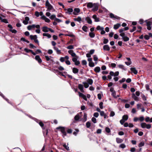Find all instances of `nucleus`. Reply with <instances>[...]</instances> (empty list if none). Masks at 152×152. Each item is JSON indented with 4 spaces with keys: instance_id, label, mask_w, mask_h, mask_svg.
Masks as SVG:
<instances>
[{
    "instance_id": "f257e3e1",
    "label": "nucleus",
    "mask_w": 152,
    "mask_h": 152,
    "mask_svg": "<svg viewBox=\"0 0 152 152\" xmlns=\"http://www.w3.org/2000/svg\"><path fill=\"white\" fill-rule=\"evenodd\" d=\"M45 6L47 8V11L50 12L51 10H53L54 11H55V10L53 8V6L49 3L48 0H47L45 2Z\"/></svg>"
},
{
    "instance_id": "f03ea898",
    "label": "nucleus",
    "mask_w": 152,
    "mask_h": 152,
    "mask_svg": "<svg viewBox=\"0 0 152 152\" xmlns=\"http://www.w3.org/2000/svg\"><path fill=\"white\" fill-rule=\"evenodd\" d=\"M58 129H60V131L62 134V136L64 137L66 135V132L65 128L64 127H59L57 128Z\"/></svg>"
},
{
    "instance_id": "7ed1b4c3",
    "label": "nucleus",
    "mask_w": 152,
    "mask_h": 152,
    "mask_svg": "<svg viewBox=\"0 0 152 152\" xmlns=\"http://www.w3.org/2000/svg\"><path fill=\"white\" fill-rule=\"evenodd\" d=\"M141 127L143 129L146 128L148 129H150L151 126V124H147L145 122L142 123L140 124Z\"/></svg>"
},
{
    "instance_id": "20e7f679",
    "label": "nucleus",
    "mask_w": 152,
    "mask_h": 152,
    "mask_svg": "<svg viewBox=\"0 0 152 152\" xmlns=\"http://www.w3.org/2000/svg\"><path fill=\"white\" fill-rule=\"evenodd\" d=\"M40 26L39 25H35V24H32L31 25L28 26L27 27V29L28 30H30L33 29L35 28H40Z\"/></svg>"
},
{
    "instance_id": "39448f33",
    "label": "nucleus",
    "mask_w": 152,
    "mask_h": 152,
    "mask_svg": "<svg viewBox=\"0 0 152 152\" xmlns=\"http://www.w3.org/2000/svg\"><path fill=\"white\" fill-rule=\"evenodd\" d=\"M73 57L72 58V61L75 63V64L76 65H78L80 64V62L79 61L77 60V56L76 55V56Z\"/></svg>"
},
{
    "instance_id": "423d86ee",
    "label": "nucleus",
    "mask_w": 152,
    "mask_h": 152,
    "mask_svg": "<svg viewBox=\"0 0 152 152\" xmlns=\"http://www.w3.org/2000/svg\"><path fill=\"white\" fill-rule=\"evenodd\" d=\"M145 22L146 23V26H147V29L150 30L151 29V26L152 25V22L151 21H148L147 20H146Z\"/></svg>"
},
{
    "instance_id": "0eeeda50",
    "label": "nucleus",
    "mask_w": 152,
    "mask_h": 152,
    "mask_svg": "<svg viewBox=\"0 0 152 152\" xmlns=\"http://www.w3.org/2000/svg\"><path fill=\"white\" fill-rule=\"evenodd\" d=\"M110 17L111 18L115 19L117 20H120V17L114 15L111 13L110 14Z\"/></svg>"
},
{
    "instance_id": "6e6552de",
    "label": "nucleus",
    "mask_w": 152,
    "mask_h": 152,
    "mask_svg": "<svg viewBox=\"0 0 152 152\" xmlns=\"http://www.w3.org/2000/svg\"><path fill=\"white\" fill-rule=\"evenodd\" d=\"M131 72H129L131 73H133L135 75H136L138 73L137 70L134 67H132L130 68Z\"/></svg>"
},
{
    "instance_id": "1a4fd4ad",
    "label": "nucleus",
    "mask_w": 152,
    "mask_h": 152,
    "mask_svg": "<svg viewBox=\"0 0 152 152\" xmlns=\"http://www.w3.org/2000/svg\"><path fill=\"white\" fill-rule=\"evenodd\" d=\"M93 7V8L92 9V10L94 12H95L98 10L99 7L98 5L96 3L94 4Z\"/></svg>"
},
{
    "instance_id": "9d476101",
    "label": "nucleus",
    "mask_w": 152,
    "mask_h": 152,
    "mask_svg": "<svg viewBox=\"0 0 152 152\" xmlns=\"http://www.w3.org/2000/svg\"><path fill=\"white\" fill-rule=\"evenodd\" d=\"M78 93L79 94V96L80 97H81L83 98L84 100L87 101V99L86 96L85 95H84L83 94L80 92H78Z\"/></svg>"
},
{
    "instance_id": "9b49d317",
    "label": "nucleus",
    "mask_w": 152,
    "mask_h": 152,
    "mask_svg": "<svg viewBox=\"0 0 152 152\" xmlns=\"http://www.w3.org/2000/svg\"><path fill=\"white\" fill-rule=\"evenodd\" d=\"M109 74L111 76L116 77L118 75L119 72L118 71H116L114 73L113 71H110Z\"/></svg>"
},
{
    "instance_id": "f8f14e48",
    "label": "nucleus",
    "mask_w": 152,
    "mask_h": 152,
    "mask_svg": "<svg viewBox=\"0 0 152 152\" xmlns=\"http://www.w3.org/2000/svg\"><path fill=\"white\" fill-rule=\"evenodd\" d=\"M41 19L44 20L45 22L47 23H50V20L45 15H42L41 16Z\"/></svg>"
},
{
    "instance_id": "ddd939ff",
    "label": "nucleus",
    "mask_w": 152,
    "mask_h": 152,
    "mask_svg": "<svg viewBox=\"0 0 152 152\" xmlns=\"http://www.w3.org/2000/svg\"><path fill=\"white\" fill-rule=\"evenodd\" d=\"M80 12V10L78 8H75L74 9L73 14L75 15H77Z\"/></svg>"
},
{
    "instance_id": "4468645a",
    "label": "nucleus",
    "mask_w": 152,
    "mask_h": 152,
    "mask_svg": "<svg viewBox=\"0 0 152 152\" xmlns=\"http://www.w3.org/2000/svg\"><path fill=\"white\" fill-rule=\"evenodd\" d=\"M78 88L81 92L83 93L84 92V91L83 89V85L79 84L78 85Z\"/></svg>"
},
{
    "instance_id": "2eb2a0df",
    "label": "nucleus",
    "mask_w": 152,
    "mask_h": 152,
    "mask_svg": "<svg viewBox=\"0 0 152 152\" xmlns=\"http://www.w3.org/2000/svg\"><path fill=\"white\" fill-rule=\"evenodd\" d=\"M35 59L39 63H41L42 62V60L39 55H37L35 56Z\"/></svg>"
},
{
    "instance_id": "dca6fc26",
    "label": "nucleus",
    "mask_w": 152,
    "mask_h": 152,
    "mask_svg": "<svg viewBox=\"0 0 152 152\" xmlns=\"http://www.w3.org/2000/svg\"><path fill=\"white\" fill-rule=\"evenodd\" d=\"M103 49L104 50L109 51L110 50V48L107 45H104L103 47Z\"/></svg>"
},
{
    "instance_id": "f3484780",
    "label": "nucleus",
    "mask_w": 152,
    "mask_h": 152,
    "mask_svg": "<svg viewBox=\"0 0 152 152\" xmlns=\"http://www.w3.org/2000/svg\"><path fill=\"white\" fill-rule=\"evenodd\" d=\"M68 53L72 57L76 56V54L72 50H68Z\"/></svg>"
},
{
    "instance_id": "a211bd4d",
    "label": "nucleus",
    "mask_w": 152,
    "mask_h": 152,
    "mask_svg": "<svg viewBox=\"0 0 152 152\" xmlns=\"http://www.w3.org/2000/svg\"><path fill=\"white\" fill-rule=\"evenodd\" d=\"M85 20H86L87 23L89 24H91L92 23V21L91 18L89 17H87L85 18Z\"/></svg>"
},
{
    "instance_id": "6ab92c4d",
    "label": "nucleus",
    "mask_w": 152,
    "mask_h": 152,
    "mask_svg": "<svg viewBox=\"0 0 152 152\" xmlns=\"http://www.w3.org/2000/svg\"><path fill=\"white\" fill-rule=\"evenodd\" d=\"M65 36H68L71 37H75V36L73 34L72 32H68V34H64Z\"/></svg>"
},
{
    "instance_id": "aec40b11",
    "label": "nucleus",
    "mask_w": 152,
    "mask_h": 152,
    "mask_svg": "<svg viewBox=\"0 0 152 152\" xmlns=\"http://www.w3.org/2000/svg\"><path fill=\"white\" fill-rule=\"evenodd\" d=\"M145 121L147 122H150L151 123L152 122V117L150 118L149 117H147L145 118Z\"/></svg>"
},
{
    "instance_id": "412c9836",
    "label": "nucleus",
    "mask_w": 152,
    "mask_h": 152,
    "mask_svg": "<svg viewBox=\"0 0 152 152\" xmlns=\"http://www.w3.org/2000/svg\"><path fill=\"white\" fill-rule=\"evenodd\" d=\"M80 117L81 116L80 115V114L79 113H78L74 117L75 120V121H78Z\"/></svg>"
},
{
    "instance_id": "4be33fe9",
    "label": "nucleus",
    "mask_w": 152,
    "mask_h": 152,
    "mask_svg": "<svg viewBox=\"0 0 152 152\" xmlns=\"http://www.w3.org/2000/svg\"><path fill=\"white\" fill-rule=\"evenodd\" d=\"M112 95L114 98H117L118 97L120 96L119 95H116V93L115 91L112 92L111 94Z\"/></svg>"
},
{
    "instance_id": "5701e85b",
    "label": "nucleus",
    "mask_w": 152,
    "mask_h": 152,
    "mask_svg": "<svg viewBox=\"0 0 152 152\" xmlns=\"http://www.w3.org/2000/svg\"><path fill=\"white\" fill-rule=\"evenodd\" d=\"M121 26V25L120 24L118 23L114 25L113 28L115 30H116L118 29Z\"/></svg>"
},
{
    "instance_id": "b1692460",
    "label": "nucleus",
    "mask_w": 152,
    "mask_h": 152,
    "mask_svg": "<svg viewBox=\"0 0 152 152\" xmlns=\"http://www.w3.org/2000/svg\"><path fill=\"white\" fill-rule=\"evenodd\" d=\"M132 97L135 101H138L139 100V98L134 93L132 94Z\"/></svg>"
},
{
    "instance_id": "393cba45",
    "label": "nucleus",
    "mask_w": 152,
    "mask_h": 152,
    "mask_svg": "<svg viewBox=\"0 0 152 152\" xmlns=\"http://www.w3.org/2000/svg\"><path fill=\"white\" fill-rule=\"evenodd\" d=\"M42 31L45 32H48L49 31V28L45 26L42 27Z\"/></svg>"
},
{
    "instance_id": "a878e982",
    "label": "nucleus",
    "mask_w": 152,
    "mask_h": 152,
    "mask_svg": "<svg viewBox=\"0 0 152 152\" xmlns=\"http://www.w3.org/2000/svg\"><path fill=\"white\" fill-rule=\"evenodd\" d=\"M92 18L94 19L95 22H98L99 21V18L97 17L96 15H93L92 16Z\"/></svg>"
},
{
    "instance_id": "bb28decb",
    "label": "nucleus",
    "mask_w": 152,
    "mask_h": 152,
    "mask_svg": "<svg viewBox=\"0 0 152 152\" xmlns=\"http://www.w3.org/2000/svg\"><path fill=\"white\" fill-rule=\"evenodd\" d=\"M72 69L73 72L75 74H77L79 70L77 68L74 67L72 68Z\"/></svg>"
},
{
    "instance_id": "cd10ccee",
    "label": "nucleus",
    "mask_w": 152,
    "mask_h": 152,
    "mask_svg": "<svg viewBox=\"0 0 152 152\" xmlns=\"http://www.w3.org/2000/svg\"><path fill=\"white\" fill-rule=\"evenodd\" d=\"M94 4L91 2H89L87 4V7L88 8H90L93 7Z\"/></svg>"
},
{
    "instance_id": "c85d7f7f",
    "label": "nucleus",
    "mask_w": 152,
    "mask_h": 152,
    "mask_svg": "<svg viewBox=\"0 0 152 152\" xmlns=\"http://www.w3.org/2000/svg\"><path fill=\"white\" fill-rule=\"evenodd\" d=\"M54 50L56 51L57 53L58 54H60L61 53V50H59L58 48L56 47H54L53 48Z\"/></svg>"
},
{
    "instance_id": "c756f323",
    "label": "nucleus",
    "mask_w": 152,
    "mask_h": 152,
    "mask_svg": "<svg viewBox=\"0 0 152 152\" xmlns=\"http://www.w3.org/2000/svg\"><path fill=\"white\" fill-rule=\"evenodd\" d=\"M65 10H67V12L66 13H68L69 14H71L73 11L72 9V8H69L67 9H65Z\"/></svg>"
},
{
    "instance_id": "7c9ffc66",
    "label": "nucleus",
    "mask_w": 152,
    "mask_h": 152,
    "mask_svg": "<svg viewBox=\"0 0 152 152\" xmlns=\"http://www.w3.org/2000/svg\"><path fill=\"white\" fill-rule=\"evenodd\" d=\"M100 68L99 67L97 66L94 68V71L98 73L100 72Z\"/></svg>"
},
{
    "instance_id": "2f4dec72",
    "label": "nucleus",
    "mask_w": 152,
    "mask_h": 152,
    "mask_svg": "<svg viewBox=\"0 0 152 152\" xmlns=\"http://www.w3.org/2000/svg\"><path fill=\"white\" fill-rule=\"evenodd\" d=\"M36 121L37 122L39 123V124L40 126L43 129L44 124L41 121H39L38 120L36 119Z\"/></svg>"
},
{
    "instance_id": "473e14b6",
    "label": "nucleus",
    "mask_w": 152,
    "mask_h": 152,
    "mask_svg": "<svg viewBox=\"0 0 152 152\" xmlns=\"http://www.w3.org/2000/svg\"><path fill=\"white\" fill-rule=\"evenodd\" d=\"M89 35L91 38H93L95 36V34L93 32H90L89 34Z\"/></svg>"
},
{
    "instance_id": "72a5a7b5",
    "label": "nucleus",
    "mask_w": 152,
    "mask_h": 152,
    "mask_svg": "<svg viewBox=\"0 0 152 152\" xmlns=\"http://www.w3.org/2000/svg\"><path fill=\"white\" fill-rule=\"evenodd\" d=\"M87 81L88 82V84L90 85H92L93 82V80L92 79L89 78L88 79Z\"/></svg>"
},
{
    "instance_id": "f704fd0d",
    "label": "nucleus",
    "mask_w": 152,
    "mask_h": 152,
    "mask_svg": "<svg viewBox=\"0 0 152 152\" xmlns=\"http://www.w3.org/2000/svg\"><path fill=\"white\" fill-rule=\"evenodd\" d=\"M116 141L117 143H120L122 142L123 141V140L121 139L117 138H116Z\"/></svg>"
},
{
    "instance_id": "c9c22d12",
    "label": "nucleus",
    "mask_w": 152,
    "mask_h": 152,
    "mask_svg": "<svg viewBox=\"0 0 152 152\" xmlns=\"http://www.w3.org/2000/svg\"><path fill=\"white\" fill-rule=\"evenodd\" d=\"M128 118V116L127 115H124L122 117L123 119L125 121H126Z\"/></svg>"
},
{
    "instance_id": "e433bc0d",
    "label": "nucleus",
    "mask_w": 152,
    "mask_h": 152,
    "mask_svg": "<svg viewBox=\"0 0 152 152\" xmlns=\"http://www.w3.org/2000/svg\"><path fill=\"white\" fill-rule=\"evenodd\" d=\"M122 38L124 42H126L129 40V38L126 36L124 37H122Z\"/></svg>"
},
{
    "instance_id": "4c0bfd02",
    "label": "nucleus",
    "mask_w": 152,
    "mask_h": 152,
    "mask_svg": "<svg viewBox=\"0 0 152 152\" xmlns=\"http://www.w3.org/2000/svg\"><path fill=\"white\" fill-rule=\"evenodd\" d=\"M45 58L47 61H50V62H53V60L52 59H50L49 57L48 56H45Z\"/></svg>"
},
{
    "instance_id": "58836bf2",
    "label": "nucleus",
    "mask_w": 152,
    "mask_h": 152,
    "mask_svg": "<svg viewBox=\"0 0 152 152\" xmlns=\"http://www.w3.org/2000/svg\"><path fill=\"white\" fill-rule=\"evenodd\" d=\"M43 36L47 37L48 38H51V35L47 33H43Z\"/></svg>"
},
{
    "instance_id": "ea45409f",
    "label": "nucleus",
    "mask_w": 152,
    "mask_h": 152,
    "mask_svg": "<svg viewBox=\"0 0 152 152\" xmlns=\"http://www.w3.org/2000/svg\"><path fill=\"white\" fill-rule=\"evenodd\" d=\"M68 144H67V145L65 143H63V146L67 151L69 150V147L68 146Z\"/></svg>"
},
{
    "instance_id": "a19ab883",
    "label": "nucleus",
    "mask_w": 152,
    "mask_h": 152,
    "mask_svg": "<svg viewBox=\"0 0 152 152\" xmlns=\"http://www.w3.org/2000/svg\"><path fill=\"white\" fill-rule=\"evenodd\" d=\"M82 30L85 32H87V29L88 28L87 26H83L82 28Z\"/></svg>"
},
{
    "instance_id": "79ce46f5",
    "label": "nucleus",
    "mask_w": 152,
    "mask_h": 152,
    "mask_svg": "<svg viewBox=\"0 0 152 152\" xmlns=\"http://www.w3.org/2000/svg\"><path fill=\"white\" fill-rule=\"evenodd\" d=\"M74 20L79 22H80L82 20L81 18L80 17H78L77 18H75Z\"/></svg>"
},
{
    "instance_id": "37998d69",
    "label": "nucleus",
    "mask_w": 152,
    "mask_h": 152,
    "mask_svg": "<svg viewBox=\"0 0 152 152\" xmlns=\"http://www.w3.org/2000/svg\"><path fill=\"white\" fill-rule=\"evenodd\" d=\"M30 38L31 39L35 40V39L37 38V37L36 35H31L30 36Z\"/></svg>"
},
{
    "instance_id": "c03bdc74",
    "label": "nucleus",
    "mask_w": 152,
    "mask_h": 152,
    "mask_svg": "<svg viewBox=\"0 0 152 152\" xmlns=\"http://www.w3.org/2000/svg\"><path fill=\"white\" fill-rule=\"evenodd\" d=\"M56 18V15L54 14L52 15L50 17V18L51 20L54 19V20H55Z\"/></svg>"
},
{
    "instance_id": "a18cd8bd",
    "label": "nucleus",
    "mask_w": 152,
    "mask_h": 152,
    "mask_svg": "<svg viewBox=\"0 0 152 152\" xmlns=\"http://www.w3.org/2000/svg\"><path fill=\"white\" fill-rule=\"evenodd\" d=\"M118 67L119 68H120L124 70H125L126 69H125V68L123 65L121 64H119L118 65Z\"/></svg>"
},
{
    "instance_id": "49530a36",
    "label": "nucleus",
    "mask_w": 152,
    "mask_h": 152,
    "mask_svg": "<svg viewBox=\"0 0 152 152\" xmlns=\"http://www.w3.org/2000/svg\"><path fill=\"white\" fill-rule=\"evenodd\" d=\"M89 66L91 67H93L95 66L94 64L92 61L89 62Z\"/></svg>"
},
{
    "instance_id": "de8ad7c7",
    "label": "nucleus",
    "mask_w": 152,
    "mask_h": 152,
    "mask_svg": "<svg viewBox=\"0 0 152 152\" xmlns=\"http://www.w3.org/2000/svg\"><path fill=\"white\" fill-rule=\"evenodd\" d=\"M83 83L84 84V87L85 88H87L89 87L88 84L86 82H83Z\"/></svg>"
},
{
    "instance_id": "09e8293b",
    "label": "nucleus",
    "mask_w": 152,
    "mask_h": 152,
    "mask_svg": "<svg viewBox=\"0 0 152 152\" xmlns=\"http://www.w3.org/2000/svg\"><path fill=\"white\" fill-rule=\"evenodd\" d=\"M105 130L107 133H110V129L108 127H106L105 128Z\"/></svg>"
},
{
    "instance_id": "8fccbe9b",
    "label": "nucleus",
    "mask_w": 152,
    "mask_h": 152,
    "mask_svg": "<svg viewBox=\"0 0 152 152\" xmlns=\"http://www.w3.org/2000/svg\"><path fill=\"white\" fill-rule=\"evenodd\" d=\"M91 123L89 121L87 122L86 123V126L87 128H89L91 126Z\"/></svg>"
},
{
    "instance_id": "3c124183",
    "label": "nucleus",
    "mask_w": 152,
    "mask_h": 152,
    "mask_svg": "<svg viewBox=\"0 0 152 152\" xmlns=\"http://www.w3.org/2000/svg\"><path fill=\"white\" fill-rule=\"evenodd\" d=\"M43 129L44 130L43 131V132L44 134L45 135H45H47L48 133V129Z\"/></svg>"
},
{
    "instance_id": "603ef678",
    "label": "nucleus",
    "mask_w": 152,
    "mask_h": 152,
    "mask_svg": "<svg viewBox=\"0 0 152 152\" xmlns=\"http://www.w3.org/2000/svg\"><path fill=\"white\" fill-rule=\"evenodd\" d=\"M87 115L86 113H84L83 116V122H85L87 120Z\"/></svg>"
},
{
    "instance_id": "864d4df0",
    "label": "nucleus",
    "mask_w": 152,
    "mask_h": 152,
    "mask_svg": "<svg viewBox=\"0 0 152 152\" xmlns=\"http://www.w3.org/2000/svg\"><path fill=\"white\" fill-rule=\"evenodd\" d=\"M74 48V46L73 45H70L66 47V48L69 50L73 49Z\"/></svg>"
},
{
    "instance_id": "5fc2aeb1",
    "label": "nucleus",
    "mask_w": 152,
    "mask_h": 152,
    "mask_svg": "<svg viewBox=\"0 0 152 152\" xmlns=\"http://www.w3.org/2000/svg\"><path fill=\"white\" fill-rule=\"evenodd\" d=\"M9 30L13 33L15 34L17 32V31L16 30L14 29H9Z\"/></svg>"
},
{
    "instance_id": "6e6d98bb",
    "label": "nucleus",
    "mask_w": 152,
    "mask_h": 152,
    "mask_svg": "<svg viewBox=\"0 0 152 152\" xmlns=\"http://www.w3.org/2000/svg\"><path fill=\"white\" fill-rule=\"evenodd\" d=\"M91 121L94 124L96 123L97 122L96 119L94 117L92 118Z\"/></svg>"
},
{
    "instance_id": "4d7b16f0",
    "label": "nucleus",
    "mask_w": 152,
    "mask_h": 152,
    "mask_svg": "<svg viewBox=\"0 0 152 152\" xmlns=\"http://www.w3.org/2000/svg\"><path fill=\"white\" fill-rule=\"evenodd\" d=\"M126 147V146L124 144H121L119 145V147L121 148H124Z\"/></svg>"
},
{
    "instance_id": "13d9d810",
    "label": "nucleus",
    "mask_w": 152,
    "mask_h": 152,
    "mask_svg": "<svg viewBox=\"0 0 152 152\" xmlns=\"http://www.w3.org/2000/svg\"><path fill=\"white\" fill-rule=\"evenodd\" d=\"M141 97L143 101H146L147 100L144 94H142L141 95Z\"/></svg>"
},
{
    "instance_id": "bf43d9fd",
    "label": "nucleus",
    "mask_w": 152,
    "mask_h": 152,
    "mask_svg": "<svg viewBox=\"0 0 152 152\" xmlns=\"http://www.w3.org/2000/svg\"><path fill=\"white\" fill-rule=\"evenodd\" d=\"M115 115V112L113 111H111L110 112V117H113Z\"/></svg>"
},
{
    "instance_id": "052dcab7",
    "label": "nucleus",
    "mask_w": 152,
    "mask_h": 152,
    "mask_svg": "<svg viewBox=\"0 0 152 152\" xmlns=\"http://www.w3.org/2000/svg\"><path fill=\"white\" fill-rule=\"evenodd\" d=\"M1 21L2 22H3L6 23H8L7 20L5 19H3L1 20Z\"/></svg>"
},
{
    "instance_id": "680f3d73",
    "label": "nucleus",
    "mask_w": 152,
    "mask_h": 152,
    "mask_svg": "<svg viewBox=\"0 0 152 152\" xmlns=\"http://www.w3.org/2000/svg\"><path fill=\"white\" fill-rule=\"evenodd\" d=\"M103 103L102 102H101L99 103V106L100 108L101 109H102L103 108Z\"/></svg>"
},
{
    "instance_id": "e2e57ef3",
    "label": "nucleus",
    "mask_w": 152,
    "mask_h": 152,
    "mask_svg": "<svg viewBox=\"0 0 152 152\" xmlns=\"http://www.w3.org/2000/svg\"><path fill=\"white\" fill-rule=\"evenodd\" d=\"M144 145V143L143 142H141L139 143L138 146L139 147H141L143 146Z\"/></svg>"
},
{
    "instance_id": "0e129e2a",
    "label": "nucleus",
    "mask_w": 152,
    "mask_h": 152,
    "mask_svg": "<svg viewBox=\"0 0 152 152\" xmlns=\"http://www.w3.org/2000/svg\"><path fill=\"white\" fill-rule=\"evenodd\" d=\"M102 28H104L102 27H101L99 26H98L96 27V29L97 30H102Z\"/></svg>"
},
{
    "instance_id": "69168bd1",
    "label": "nucleus",
    "mask_w": 152,
    "mask_h": 152,
    "mask_svg": "<svg viewBox=\"0 0 152 152\" xmlns=\"http://www.w3.org/2000/svg\"><path fill=\"white\" fill-rule=\"evenodd\" d=\"M24 50L27 53H29V52H31V51H32L31 50H30V49H28L26 48H25L24 49Z\"/></svg>"
},
{
    "instance_id": "338daca9",
    "label": "nucleus",
    "mask_w": 152,
    "mask_h": 152,
    "mask_svg": "<svg viewBox=\"0 0 152 152\" xmlns=\"http://www.w3.org/2000/svg\"><path fill=\"white\" fill-rule=\"evenodd\" d=\"M100 115L102 116H103L105 115V113L104 111H102L100 113Z\"/></svg>"
},
{
    "instance_id": "774afa93",
    "label": "nucleus",
    "mask_w": 152,
    "mask_h": 152,
    "mask_svg": "<svg viewBox=\"0 0 152 152\" xmlns=\"http://www.w3.org/2000/svg\"><path fill=\"white\" fill-rule=\"evenodd\" d=\"M82 64L83 65H86L87 64V61L85 60H83L82 61Z\"/></svg>"
}]
</instances>
